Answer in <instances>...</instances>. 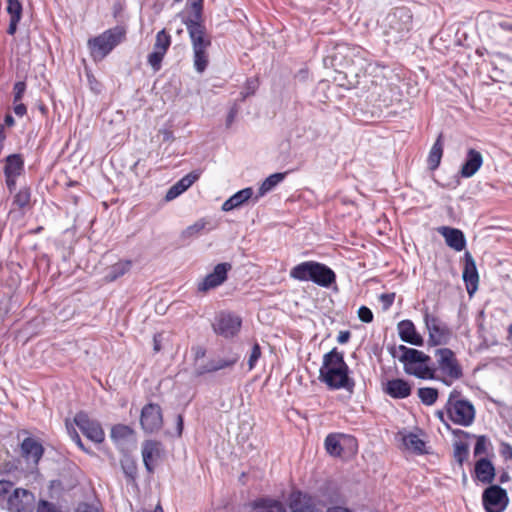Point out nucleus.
Instances as JSON below:
<instances>
[{
	"label": "nucleus",
	"mask_w": 512,
	"mask_h": 512,
	"mask_svg": "<svg viewBox=\"0 0 512 512\" xmlns=\"http://www.w3.org/2000/svg\"><path fill=\"white\" fill-rule=\"evenodd\" d=\"M319 380L330 390H353L355 382L350 376V369L344 360L343 353L337 348L324 354L319 369Z\"/></svg>",
	"instance_id": "1"
},
{
	"label": "nucleus",
	"mask_w": 512,
	"mask_h": 512,
	"mask_svg": "<svg viewBox=\"0 0 512 512\" xmlns=\"http://www.w3.org/2000/svg\"><path fill=\"white\" fill-rule=\"evenodd\" d=\"M393 356L403 364L407 374L424 380L437 379L435 368L431 366V358L423 351L400 345L394 350Z\"/></svg>",
	"instance_id": "2"
},
{
	"label": "nucleus",
	"mask_w": 512,
	"mask_h": 512,
	"mask_svg": "<svg viewBox=\"0 0 512 512\" xmlns=\"http://www.w3.org/2000/svg\"><path fill=\"white\" fill-rule=\"evenodd\" d=\"M186 27L193 49V66L198 73H203L209 64L208 49L211 39L206 34L204 26L197 21H187Z\"/></svg>",
	"instance_id": "3"
},
{
	"label": "nucleus",
	"mask_w": 512,
	"mask_h": 512,
	"mask_svg": "<svg viewBox=\"0 0 512 512\" xmlns=\"http://www.w3.org/2000/svg\"><path fill=\"white\" fill-rule=\"evenodd\" d=\"M413 16L410 9L399 7L384 20V33L388 42L397 43L405 39L412 29Z\"/></svg>",
	"instance_id": "4"
},
{
	"label": "nucleus",
	"mask_w": 512,
	"mask_h": 512,
	"mask_svg": "<svg viewBox=\"0 0 512 512\" xmlns=\"http://www.w3.org/2000/svg\"><path fill=\"white\" fill-rule=\"evenodd\" d=\"M447 418L456 425L469 427L475 419V407L467 399L461 396L457 390H453L445 405Z\"/></svg>",
	"instance_id": "5"
},
{
	"label": "nucleus",
	"mask_w": 512,
	"mask_h": 512,
	"mask_svg": "<svg viewBox=\"0 0 512 512\" xmlns=\"http://www.w3.org/2000/svg\"><path fill=\"white\" fill-rule=\"evenodd\" d=\"M126 30L121 26L108 29L88 40V48L95 61L103 60L125 38Z\"/></svg>",
	"instance_id": "6"
},
{
	"label": "nucleus",
	"mask_w": 512,
	"mask_h": 512,
	"mask_svg": "<svg viewBox=\"0 0 512 512\" xmlns=\"http://www.w3.org/2000/svg\"><path fill=\"white\" fill-rule=\"evenodd\" d=\"M435 357V372L438 371L441 376L437 377V379L441 380L445 385L450 386L455 381L462 378V366L459 363L455 353L451 349L439 348L435 351Z\"/></svg>",
	"instance_id": "7"
},
{
	"label": "nucleus",
	"mask_w": 512,
	"mask_h": 512,
	"mask_svg": "<svg viewBox=\"0 0 512 512\" xmlns=\"http://www.w3.org/2000/svg\"><path fill=\"white\" fill-rule=\"evenodd\" d=\"M423 319L428 331L429 346H441L449 343L452 332L446 323L429 313L428 310L424 311Z\"/></svg>",
	"instance_id": "8"
},
{
	"label": "nucleus",
	"mask_w": 512,
	"mask_h": 512,
	"mask_svg": "<svg viewBox=\"0 0 512 512\" xmlns=\"http://www.w3.org/2000/svg\"><path fill=\"white\" fill-rule=\"evenodd\" d=\"M482 502L486 512H504L509 498L505 489L491 485L482 494Z\"/></svg>",
	"instance_id": "9"
},
{
	"label": "nucleus",
	"mask_w": 512,
	"mask_h": 512,
	"mask_svg": "<svg viewBox=\"0 0 512 512\" xmlns=\"http://www.w3.org/2000/svg\"><path fill=\"white\" fill-rule=\"evenodd\" d=\"M34 508L35 496L26 489L15 488L7 498L6 509L9 512H33Z\"/></svg>",
	"instance_id": "10"
},
{
	"label": "nucleus",
	"mask_w": 512,
	"mask_h": 512,
	"mask_svg": "<svg viewBox=\"0 0 512 512\" xmlns=\"http://www.w3.org/2000/svg\"><path fill=\"white\" fill-rule=\"evenodd\" d=\"M338 53L344 55L345 57H349L351 64L348 67L349 73L359 75L360 72L366 73L368 66L370 64L367 63L366 55L367 52L359 47H349L347 45H339Z\"/></svg>",
	"instance_id": "11"
},
{
	"label": "nucleus",
	"mask_w": 512,
	"mask_h": 512,
	"mask_svg": "<svg viewBox=\"0 0 512 512\" xmlns=\"http://www.w3.org/2000/svg\"><path fill=\"white\" fill-rule=\"evenodd\" d=\"M241 318L231 313H220L213 323V329L216 334L225 338L235 336L241 327Z\"/></svg>",
	"instance_id": "12"
},
{
	"label": "nucleus",
	"mask_w": 512,
	"mask_h": 512,
	"mask_svg": "<svg viewBox=\"0 0 512 512\" xmlns=\"http://www.w3.org/2000/svg\"><path fill=\"white\" fill-rule=\"evenodd\" d=\"M74 423L81 432L91 441L101 443L105 434L101 425L88 417L86 413L80 412L74 417Z\"/></svg>",
	"instance_id": "13"
},
{
	"label": "nucleus",
	"mask_w": 512,
	"mask_h": 512,
	"mask_svg": "<svg viewBox=\"0 0 512 512\" xmlns=\"http://www.w3.org/2000/svg\"><path fill=\"white\" fill-rule=\"evenodd\" d=\"M140 423L147 433L158 431L163 424L161 408L157 404H147L142 408Z\"/></svg>",
	"instance_id": "14"
},
{
	"label": "nucleus",
	"mask_w": 512,
	"mask_h": 512,
	"mask_svg": "<svg viewBox=\"0 0 512 512\" xmlns=\"http://www.w3.org/2000/svg\"><path fill=\"white\" fill-rule=\"evenodd\" d=\"M230 269L231 264L229 263L217 264L214 270L199 283L198 290L206 292L220 286L227 279V273Z\"/></svg>",
	"instance_id": "15"
},
{
	"label": "nucleus",
	"mask_w": 512,
	"mask_h": 512,
	"mask_svg": "<svg viewBox=\"0 0 512 512\" xmlns=\"http://www.w3.org/2000/svg\"><path fill=\"white\" fill-rule=\"evenodd\" d=\"M162 456V446L157 441H146L142 446V457L148 472H153Z\"/></svg>",
	"instance_id": "16"
},
{
	"label": "nucleus",
	"mask_w": 512,
	"mask_h": 512,
	"mask_svg": "<svg viewBox=\"0 0 512 512\" xmlns=\"http://www.w3.org/2000/svg\"><path fill=\"white\" fill-rule=\"evenodd\" d=\"M216 227L217 224L211 218L203 217L186 227L181 232V238L184 240H192L203 233H208L216 229Z\"/></svg>",
	"instance_id": "17"
},
{
	"label": "nucleus",
	"mask_w": 512,
	"mask_h": 512,
	"mask_svg": "<svg viewBox=\"0 0 512 512\" xmlns=\"http://www.w3.org/2000/svg\"><path fill=\"white\" fill-rule=\"evenodd\" d=\"M23 166L24 162L20 155L13 154L7 157L4 172L6 176V184L10 191L15 188L16 177L22 173Z\"/></svg>",
	"instance_id": "18"
},
{
	"label": "nucleus",
	"mask_w": 512,
	"mask_h": 512,
	"mask_svg": "<svg viewBox=\"0 0 512 512\" xmlns=\"http://www.w3.org/2000/svg\"><path fill=\"white\" fill-rule=\"evenodd\" d=\"M463 280L466 284V289L469 296H472L477 288L479 276L476 268L475 261L469 252L465 253V266L463 270Z\"/></svg>",
	"instance_id": "19"
},
{
	"label": "nucleus",
	"mask_w": 512,
	"mask_h": 512,
	"mask_svg": "<svg viewBox=\"0 0 512 512\" xmlns=\"http://www.w3.org/2000/svg\"><path fill=\"white\" fill-rule=\"evenodd\" d=\"M397 330L400 339L403 342L415 346H422L424 343L423 337L418 333L414 323L411 320H402L397 325Z\"/></svg>",
	"instance_id": "20"
},
{
	"label": "nucleus",
	"mask_w": 512,
	"mask_h": 512,
	"mask_svg": "<svg viewBox=\"0 0 512 512\" xmlns=\"http://www.w3.org/2000/svg\"><path fill=\"white\" fill-rule=\"evenodd\" d=\"M438 232L444 237L446 244L450 248L458 252L465 249L466 239L461 230L448 226H442L438 228Z\"/></svg>",
	"instance_id": "21"
},
{
	"label": "nucleus",
	"mask_w": 512,
	"mask_h": 512,
	"mask_svg": "<svg viewBox=\"0 0 512 512\" xmlns=\"http://www.w3.org/2000/svg\"><path fill=\"white\" fill-rule=\"evenodd\" d=\"M482 164L483 158L481 153L475 149H469L466 160L461 167L460 175L463 178H470L481 168Z\"/></svg>",
	"instance_id": "22"
},
{
	"label": "nucleus",
	"mask_w": 512,
	"mask_h": 512,
	"mask_svg": "<svg viewBox=\"0 0 512 512\" xmlns=\"http://www.w3.org/2000/svg\"><path fill=\"white\" fill-rule=\"evenodd\" d=\"M23 457L27 462L37 465L43 455L42 445L33 438H26L21 445Z\"/></svg>",
	"instance_id": "23"
},
{
	"label": "nucleus",
	"mask_w": 512,
	"mask_h": 512,
	"mask_svg": "<svg viewBox=\"0 0 512 512\" xmlns=\"http://www.w3.org/2000/svg\"><path fill=\"white\" fill-rule=\"evenodd\" d=\"M199 178V173L191 172L171 186L165 196L166 201H172L184 193Z\"/></svg>",
	"instance_id": "24"
},
{
	"label": "nucleus",
	"mask_w": 512,
	"mask_h": 512,
	"mask_svg": "<svg viewBox=\"0 0 512 512\" xmlns=\"http://www.w3.org/2000/svg\"><path fill=\"white\" fill-rule=\"evenodd\" d=\"M318 262L305 261L290 270V277L298 281H312L316 272Z\"/></svg>",
	"instance_id": "25"
},
{
	"label": "nucleus",
	"mask_w": 512,
	"mask_h": 512,
	"mask_svg": "<svg viewBox=\"0 0 512 512\" xmlns=\"http://www.w3.org/2000/svg\"><path fill=\"white\" fill-rule=\"evenodd\" d=\"M254 199V191L251 187L244 188L235 194H233L230 198H228L223 204L221 209L224 212H229L234 209L241 207L244 203H246L250 199Z\"/></svg>",
	"instance_id": "26"
},
{
	"label": "nucleus",
	"mask_w": 512,
	"mask_h": 512,
	"mask_svg": "<svg viewBox=\"0 0 512 512\" xmlns=\"http://www.w3.org/2000/svg\"><path fill=\"white\" fill-rule=\"evenodd\" d=\"M384 391L392 398L404 399L411 394V386L403 379H393L386 383Z\"/></svg>",
	"instance_id": "27"
},
{
	"label": "nucleus",
	"mask_w": 512,
	"mask_h": 512,
	"mask_svg": "<svg viewBox=\"0 0 512 512\" xmlns=\"http://www.w3.org/2000/svg\"><path fill=\"white\" fill-rule=\"evenodd\" d=\"M474 473L478 481L489 484L494 480L495 468L488 459L481 458L475 464Z\"/></svg>",
	"instance_id": "28"
},
{
	"label": "nucleus",
	"mask_w": 512,
	"mask_h": 512,
	"mask_svg": "<svg viewBox=\"0 0 512 512\" xmlns=\"http://www.w3.org/2000/svg\"><path fill=\"white\" fill-rule=\"evenodd\" d=\"M335 280L336 275L334 271L328 266L318 262L313 282L321 287H329Z\"/></svg>",
	"instance_id": "29"
},
{
	"label": "nucleus",
	"mask_w": 512,
	"mask_h": 512,
	"mask_svg": "<svg viewBox=\"0 0 512 512\" xmlns=\"http://www.w3.org/2000/svg\"><path fill=\"white\" fill-rule=\"evenodd\" d=\"M285 175V173H274L268 176L259 186L258 192L254 196V202H257L260 198H262L267 193L272 191L278 184H280L284 180Z\"/></svg>",
	"instance_id": "30"
},
{
	"label": "nucleus",
	"mask_w": 512,
	"mask_h": 512,
	"mask_svg": "<svg viewBox=\"0 0 512 512\" xmlns=\"http://www.w3.org/2000/svg\"><path fill=\"white\" fill-rule=\"evenodd\" d=\"M347 437L343 434H329L325 439V449L331 456L337 457L342 454V441Z\"/></svg>",
	"instance_id": "31"
},
{
	"label": "nucleus",
	"mask_w": 512,
	"mask_h": 512,
	"mask_svg": "<svg viewBox=\"0 0 512 512\" xmlns=\"http://www.w3.org/2000/svg\"><path fill=\"white\" fill-rule=\"evenodd\" d=\"M238 359H239L238 356H231L228 358L213 360V361L209 362L205 367L198 368V373L204 374L206 372H214V371L222 370L227 367H231L238 361Z\"/></svg>",
	"instance_id": "32"
},
{
	"label": "nucleus",
	"mask_w": 512,
	"mask_h": 512,
	"mask_svg": "<svg viewBox=\"0 0 512 512\" xmlns=\"http://www.w3.org/2000/svg\"><path fill=\"white\" fill-rule=\"evenodd\" d=\"M443 155V143H442V136L440 135L435 143L433 144L429 155H428V165L430 169L435 170L440 162Z\"/></svg>",
	"instance_id": "33"
},
{
	"label": "nucleus",
	"mask_w": 512,
	"mask_h": 512,
	"mask_svg": "<svg viewBox=\"0 0 512 512\" xmlns=\"http://www.w3.org/2000/svg\"><path fill=\"white\" fill-rule=\"evenodd\" d=\"M403 445L407 450L419 454L425 450V442L414 433H409L403 437Z\"/></svg>",
	"instance_id": "34"
},
{
	"label": "nucleus",
	"mask_w": 512,
	"mask_h": 512,
	"mask_svg": "<svg viewBox=\"0 0 512 512\" xmlns=\"http://www.w3.org/2000/svg\"><path fill=\"white\" fill-rule=\"evenodd\" d=\"M131 268V262L130 261H120L115 263L109 268V271L106 275V279L108 281H114L117 278L123 276L125 273H127Z\"/></svg>",
	"instance_id": "35"
},
{
	"label": "nucleus",
	"mask_w": 512,
	"mask_h": 512,
	"mask_svg": "<svg viewBox=\"0 0 512 512\" xmlns=\"http://www.w3.org/2000/svg\"><path fill=\"white\" fill-rule=\"evenodd\" d=\"M132 436L133 430L127 425H115L111 430V438L117 443L127 441Z\"/></svg>",
	"instance_id": "36"
},
{
	"label": "nucleus",
	"mask_w": 512,
	"mask_h": 512,
	"mask_svg": "<svg viewBox=\"0 0 512 512\" xmlns=\"http://www.w3.org/2000/svg\"><path fill=\"white\" fill-rule=\"evenodd\" d=\"M255 506L257 508H263L265 512H286V508L282 502L272 499H260L256 501Z\"/></svg>",
	"instance_id": "37"
},
{
	"label": "nucleus",
	"mask_w": 512,
	"mask_h": 512,
	"mask_svg": "<svg viewBox=\"0 0 512 512\" xmlns=\"http://www.w3.org/2000/svg\"><path fill=\"white\" fill-rule=\"evenodd\" d=\"M170 45H171V36L166 32L165 29H162L156 35L153 49L166 54Z\"/></svg>",
	"instance_id": "38"
},
{
	"label": "nucleus",
	"mask_w": 512,
	"mask_h": 512,
	"mask_svg": "<svg viewBox=\"0 0 512 512\" xmlns=\"http://www.w3.org/2000/svg\"><path fill=\"white\" fill-rule=\"evenodd\" d=\"M418 397L425 405H433L438 398V390L435 388L424 387L418 389Z\"/></svg>",
	"instance_id": "39"
},
{
	"label": "nucleus",
	"mask_w": 512,
	"mask_h": 512,
	"mask_svg": "<svg viewBox=\"0 0 512 512\" xmlns=\"http://www.w3.org/2000/svg\"><path fill=\"white\" fill-rule=\"evenodd\" d=\"M469 455V448L466 443L463 442H456L454 444V458L459 463V465H462L464 461L467 460Z\"/></svg>",
	"instance_id": "40"
},
{
	"label": "nucleus",
	"mask_w": 512,
	"mask_h": 512,
	"mask_svg": "<svg viewBox=\"0 0 512 512\" xmlns=\"http://www.w3.org/2000/svg\"><path fill=\"white\" fill-rule=\"evenodd\" d=\"M165 54L153 49V51L148 55L147 61L151 66L154 72H157L161 69V64L163 61Z\"/></svg>",
	"instance_id": "41"
},
{
	"label": "nucleus",
	"mask_w": 512,
	"mask_h": 512,
	"mask_svg": "<svg viewBox=\"0 0 512 512\" xmlns=\"http://www.w3.org/2000/svg\"><path fill=\"white\" fill-rule=\"evenodd\" d=\"M7 12L10 15V19H21L22 5L18 0H8Z\"/></svg>",
	"instance_id": "42"
},
{
	"label": "nucleus",
	"mask_w": 512,
	"mask_h": 512,
	"mask_svg": "<svg viewBox=\"0 0 512 512\" xmlns=\"http://www.w3.org/2000/svg\"><path fill=\"white\" fill-rule=\"evenodd\" d=\"M258 87V83L256 79H248L246 81V85L244 90L240 93L241 100H245L250 95H253Z\"/></svg>",
	"instance_id": "43"
},
{
	"label": "nucleus",
	"mask_w": 512,
	"mask_h": 512,
	"mask_svg": "<svg viewBox=\"0 0 512 512\" xmlns=\"http://www.w3.org/2000/svg\"><path fill=\"white\" fill-rule=\"evenodd\" d=\"M488 440L485 436H478L474 447V455H482L487 452Z\"/></svg>",
	"instance_id": "44"
},
{
	"label": "nucleus",
	"mask_w": 512,
	"mask_h": 512,
	"mask_svg": "<svg viewBox=\"0 0 512 512\" xmlns=\"http://www.w3.org/2000/svg\"><path fill=\"white\" fill-rule=\"evenodd\" d=\"M260 356H261L260 346L256 343V344H254L252 351L249 355V359H248L249 370H252L255 367Z\"/></svg>",
	"instance_id": "45"
},
{
	"label": "nucleus",
	"mask_w": 512,
	"mask_h": 512,
	"mask_svg": "<svg viewBox=\"0 0 512 512\" xmlns=\"http://www.w3.org/2000/svg\"><path fill=\"white\" fill-rule=\"evenodd\" d=\"M66 428H67V431H68V434L70 435L71 439L77 444V446L88 453V450L84 447L82 441H81V438L79 436V434L76 432L75 428L73 427L72 424H66Z\"/></svg>",
	"instance_id": "46"
},
{
	"label": "nucleus",
	"mask_w": 512,
	"mask_h": 512,
	"mask_svg": "<svg viewBox=\"0 0 512 512\" xmlns=\"http://www.w3.org/2000/svg\"><path fill=\"white\" fill-rule=\"evenodd\" d=\"M66 428H67V431H68V434L70 435L71 439L77 444V446L88 453V450L84 447L82 441H81V438L79 436V434L76 432L75 428L73 427L72 424H66Z\"/></svg>",
	"instance_id": "47"
},
{
	"label": "nucleus",
	"mask_w": 512,
	"mask_h": 512,
	"mask_svg": "<svg viewBox=\"0 0 512 512\" xmlns=\"http://www.w3.org/2000/svg\"><path fill=\"white\" fill-rule=\"evenodd\" d=\"M188 1L190 3L191 8L193 9V12H194V19H190L189 21L199 22L201 19L203 0H188Z\"/></svg>",
	"instance_id": "48"
},
{
	"label": "nucleus",
	"mask_w": 512,
	"mask_h": 512,
	"mask_svg": "<svg viewBox=\"0 0 512 512\" xmlns=\"http://www.w3.org/2000/svg\"><path fill=\"white\" fill-rule=\"evenodd\" d=\"M358 317L364 323H370L373 321V313L367 306H361L358 309Z\"/></svg>",
	"instance_id": "49"
},
{
	"label": "nucleus",
	"mask_w": 512,
	"mask_h": 512,
	"mask_svg": "<svg viewBox=\"0 0 512 512\" xmlns=\"http://www.w3.org/2000/svg\"><path fill=\"white\" fill-rule=\"evenodd\" d=\"M29 199H30V194H29L28 190H26V189L20 190L15 195V203L19 207H24L25 205H27L29 202Z\"/></svg>",
	"instance_id": "50"
},
{
	"label": "nucleus",
	"mask_w": 512,
	"mask_h": 512,
	"mask_svg": "<svg viewBox=\"0 0 512 512\" xmlns=\"http://www.w3.org/2000/svg\"><path fill=\"white\" fill-rule=\"evenodd\" d=\"M26 85L24 82L19 81L14 84L13 91H14V102L17 103L21 100L23 97V94L25 92Z\"/></svg>",
	"instance_id": "51"
},
{
	"label": "nucleus",
	"mask_w": 512,
	"mask_h": 512,
	"mask_svg": "<svg viewBox=\"0 0 512 512\" xmlns=\"http://www.w3.org/2000/svg\"><path fill=\"white\" fill-rule=\"evenodd\" d=\"M379 299H380V302L382 303L383 309L388 310L392 306V304L395 300V294L394 293L381 294Z\"/></svg>",
	"instance_id": "52"
},
{
	"label": "nucleus",
	"mask_w": 512,
	"mask_h": 512,
	"mask_svg": "<svg viewBox=\"0 0 512 512\" xmlns=\"http://www.w3.org/2000/svg\"><path fill=\"white\" fill-rule=\"evenodd\" d=\"M14 489L12 482L0 480V496H6L8 498L9 494H11Z\"/></svg>",
	"instance_id": "53"
},
{
	"label": "nucleus",
	"mask_w": 512,
	"mask_h": 512,
	"mask_svg": "<svg viewBox=\"0 0 512 512\" xmlns=\"http://www.w3.org/2000/svg\"><path fill=\"white\" fill-rule=\"evenodd\" d=\"M37 512H60L57 508L48 501L42 500L39 502Z\"/></svg>",
	"instance_id": "54"
},
{
	"label": "nucleus",
	"mask_w": 512,
	"mask_h": 512,
	"mask_svg": "<svg viewBox=\"0 0 512 512\" xmlns=\"http://www.w3.org/2000/svg\"><path fill=\"white\" fill-rule=\"evenodd\" d=\"M237 113H238V107L236 104H234L233 107H231V109L227 115V119H226L227 127L231 126V124L234 122Z\"/></svg>",
	"instance_id": "55"
},
{
	"label": "nucleus",
	"mask_w": 512,
	"mask_h": 512,
	"mask_svg": "<svg viewBox=\"0 0 512 512\" xmlns=\"http://www.w3.org/2000/svg\"><path fill=\"white\" fill-rule=\"evenodd\" d=\"M77 512H99L98 508L94 505L82 503L79 504Z\"/></svg>",
	"instance_id": "56"
},
{
	"label": "nucleus",
	"mask_w": 512,
	"mask_h": 512,
	"mask_svg": "<svg viewBox=\"0 0 512 512\" xmlns=\"http://www.w3.org/2000/svg\"><path fill=\"white\" fill-rule=\"evenodd\" d=\"M350 336H351V334H350L349 331H341L338 334L337 341L340 344H345V343H347L349 341Z\"/></svg>",
	"instance_id": "57"
},
{
	"label": "nucleus",
	"mask_w": 512,
	"mask_h": 512,
	"mask_svg": "<svg viewBox=\"0 0 512 512\" xmlns=\"http://www.w3.org/2000/svg\"><path fill=\"white\" fill-rule=\"evenodd\" d=\"M14 112L17 116H24L27 112V109H26V106L22 103L20 104H16L15 107H14Z\"/></svg>",
	"instance_id": "58"
},
{
	"label": "nucleus",
	"mask_w": 512,
	"mask_h": 512,
	"mask_svg": "<svg viewBox=\"0 0 512 512\" xmlns=\"http://www.w3.org/2000/svg\"><path fill=\"white\" fill-rule=\"evenodd\" d=\"M436 416L440 419V421L447 427H449L448 421H450L447 418L446 410H439L436 412Z\"/></svg>",
	"instance_id": "59"
},
{
	"label": "nucleus",
	"mask_w": 512,
	"mask_h": 512,
	"mask_svg": "<svg viewBox=\"0 0 512 512\" xmlns=\"http://www.w3.org/2000/svg\"><path fill=\"white\" fill-rule=\"evenodd\" d=\"M20 20L17 19H10L9 27H8V34L13 35L16 32L17 24Z\"/></svg>",
	"instance_id": "60"
},
{
	"label": "nucleus",
	"mask_w": 512,
	"mask_h": 512,
	"mask_svg": "<svg viewBox=\"0 0 512 512\" xmlns=\"http://www.w3.org/2000/svg\"><path fill=\"white\" fill-rule=\"evenodd\" d=\"M327 512H352L348 508L341 507V506H334L327 510Z\"/></svg>",
	"instance_id": "61"
},
{
	"label": "nucleus",
	"mask_w": 512,
	"mask_h": 512,
	"mask_svg": "<svg viewBox=\"0 0 512 512\" xmlns=\"http://www.w3.org/2000/svg\"><path fill=\"white\" fill-rule=\"evenodd\" d=\"M196 359L202 358L205 356V349L202 347H197L194 349Z\"/></svg>",
	"instance_id": "62"
},
{
	"label": "nucleus",
	"mask_w": 512,
	"mask_h": 512,
	"mask_svg": "<svg viewBox=\"0 0 512 512\" xmlns=\"http://www.w3.org/2000/svg\"><path fill=\"white\" fill-rule=\"evenodd\" d=\"M177 429H178V435H181L182 429H183V418L181 415H178V417H177Z\"/></svg>",
	"instance_id": "63"
},
{
	"label": "nucleus",
	"mask_w": 512,
	"mask_h": 512,
	"mask_svg": "<svg viewBox=\"0 0 512 512\" xmlns=\"http://www.w3.org/2000/svg\"><path fill=\"white\" fill-rule=\"evenodd\" d=\"M500 27L503 29V30H511L512 31V23H509V22H501L500 23Z\"/></svg>",
	"instance_id": "64"
}]
</instances>
